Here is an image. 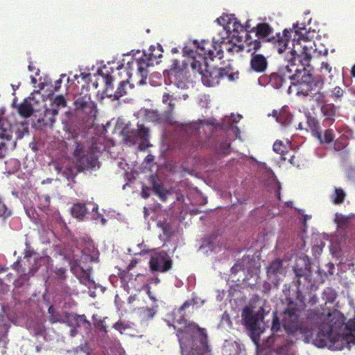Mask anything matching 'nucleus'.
Wrapping results in <instances>:
<instances>
[{
  "label": "nucleus",
  "mask_w": 355,
  "mask_h": 355,
  "mask_svg": "<svg viewBox=\"0 0 355 355\" xmlns=\"http://www.w3.org/2000/svg\"><path fill=\"white\" fill-rule=\"evenodd\" d=\"M285 146L283 144L282 141H276L274 144H273V146H272V149L273 150L277 153H279L280 155H282V153H284L285 152Z\"/></svg>",
  "instance_id": "nucleus-38"
},
{
  "label": "nucleus",
  "mask_w": 355,
  "mask_h": 355,
  "mask_svg": "<svg viewBox=\"0 0 355 355\" xmlns=\"http://www.w3.org/2000/svg\"><path fill=\"white\" fill-rule=\"evenodd\" d=\"M150 182L152 185V189L155 193L159 198L161 200L166 201L167 196L170 193L169 191L164 188L162 184L157 183L154 176L150 177Z\"/></svg>",
  "instance_id": "nucleus-25"
},
{
  "label": "nucleus",
  "mask_w": 355,
  "mask_h": 355,
  "mask_svg": "<svg viewBox=\"0 0 355 355\" xmlns=\"http://www.w3.org/2000/svg\"><path fill=\"white\" fill-rule=\"evenodd\" d=\"M280 187L278 188V189L275 192V196L277 197V198L280 200H281V196H280Z\"/></svg>",
  "instance_id": "nucleus-55"
},
{
  "label": "nucleus",
  "mask_w": 355,
  "mask_h": 355,
  "mask_svg": "<svg viewBox=\"0 0 355 355\" xmlns=\"http://www.w3.org/2000/svg\"><path fill=\"white\" fill-rule=\"evenodd\" d=\"M178 64L177 60L173 61V67L171 68L168 72L169 78L171 83H174L179 87L183 83V80L185 78L184 70L180 69L176 67Z\"/></svg>",
  "instance_id": "nucleus-23"
},
{
  "label": "nucleus",
  "mask_w": 355,
  "mask_h": 355,
  "mask_svg": "<svg viewBox=\"0 0 355 355\" xmlns=\"http://www.w3.org/2000/svg\"><path fill=\"white\" fill-rule=\"evenodd\" d=\"M76 110L81 111L88 117L95 118L98 112L96 104L92 100L89 94L80 93L74 101Z\"/></svg>",
  "instance_id": "nucleus-10"
},
{
  "label": "nucleus",
  "mask_w": 355,
  "mask_h": 355,
  "mask_svg": "<svg viewBox=\"0 0 355 355\" xmlns=\"http://www.w3.org/2000/svg\"><path fill=\"white\" fill-rule=\"evenodd\" d=\"M199 123L196 122L188 124L185 127L186 131L191 134L188 139V144L195 148H202L204 146L199 134Z\"/></svg>",
  "instance_id": "nucleus-16"
},
{
  "label": "nucleus",
  "mask_w": 355,
  "mask_h": 355,
  "mask_svg": "<svg viewBox=\"0 0 355 355\" xmlns=\"http://www.w3.org/2000/svg\"><path fill=\"white\" fill-rule=\"evenodd\" d=\"M306 123L311 130L312 135L318 141L322 139V130L318 119L312 116L310 113L306 115Z\"/></svg>",
  "instance_id": "nucleus-22"
},
{
  "label": "nucleus",
  "mask_w": 355,
  "mask_h": 355,
  "mask_svg": "<svg viewBox=\"0 0 355 355\" xmlns=\"http://www.w3.org/2000/svg\"><path fill=\"white\" fill-rule=\"evenodd\" d=\"M322 69H325L327 71H328L329 72L331 71V67L329 66V64L328 63H322Z\"/></svg>",
  "instance_id": "nucleus-54"
},
{
  "label": "nucleus",
  "mask_w": 355,
  "mask_h": 355,
  "mask_svg": "<svg viewBox=\"0 0 355 355\" xmlns=\"http://www.w3.org/2000/svg\"><path fill=\"white\" fill-rule=\"evenodd\" d=\"M294 155L289 153L288 151H285L281 155V159L284 161L288 160L290 163L293 164Z\"/></svg>",
  "instance_id": "nucleus-44"
},
{
  "label": "nucleus",
  "mask_w": 355,
  "mask_h": 355,
  "mask_svg": "<svg viewBox=\"0 0 355 355\" xmlns=\"http://www.w3.org/2000/svg\"><path fill=\"white\" fill-rule=\"evenodd\" d=\"M223 153H226V150H229V148H230V144L227 142L223 144Z\"/></svg>",
  "instance_id": "nucleus-52"
},
{
  "label": "nucleus",
  "mask_w": 355,
  "mask_h": 355,
  "mask_svg": "<svg viewBox=\"0 0 355 355\" xmlns=\"http://www.w3.org/2000/svg\"><path fill=\"white\" fill-rule=\"evenodd\" d=\"M76 314L68 313L65 314V320L64 322L67 323L69 326L73 327H79L77 318H76Z\"/></svg>",
  "instance_id": "nucleus-34"
},
{
  "label": "nucleus",
  "mask_w": 355,
  "mask_h": 355,
  "mask_svg": "<svg viewBox=\"0 0 355 355\" xmlns=\"http://www.w3.org/2000/svg\"><path fill=\"white\" fill-rule=\"evenodd\" d=\"M300 313L298 304L289 301L281 319L273 313L272 331L277 332L282 327L288 335L300 336L305 343L313 342L318 347H327L331 350L349 349L355 344V336L340 330L345 324V316L340 311L320 307L309 309L305 318H301Z\"/></svg>",
  "instance_id": "nucleus-1"
},
{
  "label": "nucleus",
  "mask_w": 355,
  "mask_h": 355,
  "mask_svg": "<svg viewBox=\"0 0 355 355\" xmlns=\"http://www.w3.org/2000/svg\"><path fill=\"white\" fill-rule=\"evenodd\" d=\"M195 304V300L193 298L185 301L183 304L179 308L178 313H182L186 309L193 306Z\"/></svg>",
  "instance_id": "nucleus-41"
},
{
  "label": "nucleus",
  "mask_w": 355,
  "mask_h": 355,
  "mask_svg": "<svg viewBox=\"0 0 355 355\" xmlns=\"http://www.w3.org/2000/svg\"><path fill=\"white\" fill-rule=\"evenodd\" d=\"M172 95H171L168 93H164L162 96V102L164 103H166L168 101V107H169V111L172 112L174 109L175 104L172 103Z\"/></svg>",
  "instance_id": "nucleus-39"
},
{
  "label": "nucleus",
  "mask_w": 355,
  "mask_h": 355,
  "mask_svg": "<svg viewBox=\"0 0 355 355\" xmlns=\"http://www.w3.org/2000/svg\"><path fill=\"white\" fill-rule=\"evenodd\" d=\"M100 154L101 148L96 143H92L86 150L82 144L76 142L73 156L76 159L78 171H84L89 169H98L101 166V163L98 160Z\"/></svg>",
  "instance_id": "nucleus-6"
},
{
  "label": "nucleus",
  "mask_w": 355,
  "mask_h": 355,
  "mask_svg": "<svg viewBox=\"0 0 355 355\" xmlns=\"http://www.w3.org/2000/svg\"><path fill=\"white\" fill-rule=\"evenodd\" d=\"M244 32V26L236 21L227 23L226 27L223 28V33L225 35V37L230 38L232 42H241L243 36L240 35V34Z\"/></svg>",
  "instance_id": "nucleus-14"
},
{
  "label": "nucleus",
  "mask_w": 355,
  "mask_h": 355,
  "mask_svg": "<svg viewBox=\"0 0 355 355\" xmlns=\"http://www.w3.org/2000/svg\"><path fill=\"white\" fill-rule=\"evenodd\" d=\"M8 151V148L5 143L1 142L0 143V159H3L5 157L6 153Z\"/></svg>",
  "instance_id": "nucleus-46"
},
{
  "label": "nucleus",
  "mask_w": 355,
  "mask_h": 355,
  "mask_svg": "<svg viewBox=\"0 0 355 355\" xmlns=\"http://www.w3.org/2000/svg\"><path fill=\"white\" fill-rule=\"evenodd\" d=\"M77 327H73L70 330L69 334L71 337H74L78 334Z\"/></svg>",
  "instance_id": "nucleus-53"
},
{
  "label": "nucleus",
  "mask_w": 355,
  "mask_h": 355,
  "mask_svg": "<svg viewBox=\"0 0 355 355\" xmlns=\"http://www.w3.org/2000/svg\"><path fill=\"white\" fill-rule=\"evenodd\" d=\"M12 132L13 127L10 122L4 118H0V138L1 139L10 140Z\"/></svg>",
  "instance_id": "nucleus-24"
},
{
  "label": "nucleus",
  "mask_w": 355,
  "mask_h": 355,
  "mask_svg": "<svg viewBox=\"0 0 355 355\" xmlns=\"http://www.w3.org/2000/svg\"><path fill=\"white\" fill-rule=\"evenodd\" d=\"M196 51H191L192 61L191 67L200 76L204 85L214 87L219 84L220 81L225 78L229 80H234L235 73L230 67H211L207 63L208 59L213 60L214 58H223L221 47L217 43L212 44L209 40H202L200 42H194Z\"/></svg>",
  "instance_id": "nucleus-2"
},
{
  "label": "nucleus",
  "mask_w": 355,
  "mask_h": 355,
  "mask_svg": "<svg viewBox=\"0 0 355 355\" xmlns=\"http://www.w3.org/2000/svg\"><path fill=\"white\" fill-rule=\"evenodd\" d=\"M345 197L346 193L343 189L335 187L334 192L330 198L334 205H340L344 202Z\"/></svg>",
  "instance_id": "nucleus-28"
},
{
  "label": "nucleus",
  "mask_w": 355,
  "mask_h": 355,
  "mask_svg": "<svg viewBox=\"0 0 355 355\" xmlns=\"http://www.w3.org/2000/svg\"><path fill=\"white\" fill-rule=\"evenodd\" d=\"M174 324L173 325L174 329L178 331V327H184L189 322L188 320L184 316L180 315L179 318H175L174 319Z\"/></svg>",
  "instance_id": "nucleus-36"
},
{
  "label": "nucleus",
  "mask_w": 355,
  "mask_h": 355,
  "mask_svg": "<svg viewBox=\"0 0 355 355\" xmlns=\"http://www.w3.org/2000/svg\"><path fill=\"white\" fill-rule=\"evenodd\" d=\"M320 112L323 117V125L330 126L336 121V118L338 116L339 108L334 103H328L322 105Z\"/></svg>",
  "instance_id": "nucleus-15"
},
{
  "label": "nucleus",
  "mask_w": 355,
  "mask_h": 355,
  "mask_svg": "<svg viewBox=\"0 0 355 355\" xmlns=\"http://www.w3.org/2000/svg\"><path fill=\"white\" fill-rule=\"evenodd\" d=\"M351 75L352 76L355 77V64L352 68Z\"/></svg>",
  "instance_id": "nucleus-61"
},
{
  "label": "nucleus",
  "mask_w": 355,
  "mask_h": 355,
  "mask_svg": "<svg viewBox=\"0 0 355 355\" xmlns=\"http://www.w3.org/2000/svg\"><path fill=\"white\" fill-rule=\"evenodd\" d=\"M334 139V131L331 129H327L323 136L322 135V139L321 141H319L320 144H330L332 142Z\"/></svg>",
  "instance_id": "nucleus-33"
},
{
  "label": "nucleus",
  "mask_w": 355,
  "mask_h": 355,
  "mask_svg": "<svg viewBox=\"0 0 355 355\" xmlns=\"http://www.w3.org/2000/svg\"><path fill=\"white\" fill-rule=\"evenodd\" d=\"M66 269L63 268H58L55 271V275L60 278L65 277Z\"/></svg>",
  "instance_id": "nucleus-48"
},
{
  "label": "nucleus",
  "mask_w": 355,
  "mask_h": 355,
  "mask_svg": "<svg viewBox=\"0 0 355 355\" xmlns=\"http://www.w3.org/2000/svg\"><path fill=\"white\" fill-rule=\"evenodd\" d=\"M149 129L143 124H137V129L128 131L126 135L125 140L131 143H135L137 139H140L139 149L145 150L149 147Z\"/></svg>",
  "instance_id": "nucleus-11"
},
{
  "label": "nucleus",
  "mask_w": 355,
  "mask_h": 355,
  "mask_svg": "<svg viewBox=\"0 0 355 355\" xmlns=\"http://www.w3.org/2000/svg\"><path fill=\"white\" fill-rule=\"evenodd\" d=\"M11 215V211L7 207L0 197V217L7 218Z\"/></svg>",
  "instance_id": "nucleus-37"
},
{
  "label": "nucleus",
  "mask_w": 355,
  "mask_h": 355,
  "mask_svg": "<svg viewBox=\"0 0 355 355\" xmlns=\"http://www.w3.org/2000/svg\"><path fill=\"white\" fill-rule=\"evenodd\" d=\"M148 51V53H144L141 58L132 59L127 64V73L129 78H132V71H135L136 75L141 78L139 85L145 83L148 73V68L155 64H159V59L162 57L161 49L150 46Z\"/></svg>",
  "instance_id": "nucleus-4"
},
{
  "label": "nucleus",
  "mask_w": 355,
  "mask_h": 355,
  "mask_svg": "<svg viewBox=\"0 0 355 355\" xmlns=\"http://www.w3.org/2000/svg\"><path fill=\"white\" fill-rule=\"evenodd\" d=\"M76 318H77L78 323L79 324V327L81 324H87V325L90 324L89 322L87 320V318L85 315H77L76 314Z\"/></svg>",
  "instance_id": "nucleus-45"
},
{
  "label": "nucleus",
  "mask_w": 355,
  "mask_h": 355,
  "mask_svg": "<svg viewBox=\"0 0 355 355\" xmlns=\"http://www.w3.org/2000/svg\"><path fill=\"white\" fill-rule=\"evenodd\" d=\"M134 266H135V263H133L132 262H131V263L129 264V266H128V269H131L132 268H133V267H134Z\"/></svg>",
  "instance_id": "nucleus-64"
},
{
  "label": "nucleus",
  "mask_w": 355,
  "mask_h": 355,
  "mask_svg": "<svg viewBox=\"0 0 355 355\" xmlns=\"http://www.w3.org/2000/svg\"><path fill=\"white\" fill-rule=\"evenodd\" d=\"M270 116V114H268ZM271 116L276 119V121L284 126L288 125L292 121V114L288 107H283L280 110H273Z\"/></svg>",
  "instance_id": "nucleus-21"
},
{
  "label": "nucleus",
  "mask_w": 355,
  "mask_h": 355,
  "mask_svg": "<svg viewBox=\"0 0 355 355\" xmlns=\"http://www.w3.org/2000/svg\"><path fill=\"white\" fill-rule=\"evenodd\" d=\"M61 82V80H58L55 82V89H57L60 87Z\"/></svg>",
  "instance_id": "nucleus-62"
},
{
  "label": "nucleus",
  "mask_w": 355,
  "mask_h": 355,
  "mask_svg": "<svg viewBox=\"0 0 355 355\" xmlns=\"http://www.w3.org/2000/svg\"><path fill=\"white\" fill-rule=\"evenodd\" d=\"M343 90L340 87H336L332 91V97L335 99L340 98L343 96Z\"/></svg>",
  "instance_id": "nucleus-42"
},
{
  "label": "nucleus",
  "mask_w": 355,
  "mask_h": 355,
  "mask_svg": "<svg viewBox=\"0 0 355 355\" xmlns=\"http://www.w3.org/2000/svg\"><path fill=\"white\" fill-rule=\"evenodd\" d=\"M268 66V62L265 56L261 54H256L252 53L250 59V67L251 69L257 72H264Z\"/></svg>",
  "instance_id": "nucleus-19"
},
{
  "label": "nucleus",
  "mask_w": 355,
  "mask_h": 355,
  "mask_svg": "<svg viewBox=\"0 0 355 355\" xmlns=\"http://www.w3.org/2000/svg\"><path fill=\"white\" fill-rule=\"evenodd\" d=\"M241 118H242V116L239 114L232 121H233L234 123H238Z\"/></svg>",
  "instance_id": "nucleus-57"
},
{
  "label": "nucleus",
  "mask_w": 355,
  "mask_h": 355,
  "mask_svg": "<svg viewBox=\"0 0 355 355\" xmlns=\"http://www.w3.org/2000/svg\"><path fill=\"white\" fill-rule=\"evenodd\" d=\"M101 329L105 333L107 331V327L105 325H104L103 324H102Z\"/></svg>",
  "instance_id": "nucleus-63"
},
{
  "label": "nucleus",
  "mask_w": 355,
  "mask_h": 355,
  "mask_svg": "<svg viewBox=\"0 0 355 355\" xmlns=\"http://www.w3.org/2000/svg\"><path fill=\"white\" fill-rule=\"evenodd\" d=\"M297 300L302 303V309H304V306H306L305 304V297L304 295H302V294L300 293V292H297Z\"/></svg>",
  "instance_id": "nucleus-49"
},
{
  "label": "nucleus",
  "mask_w": 355,
  "mask_h": 355,
  "mask_svg": "<svg viewBox=\"0 0 355 355\" xmlns=\"http://www.w3.org/2000/svg\"><path fill=\"white\" fill-rule=\"evenodd\" d=\"M246 42L248 52L252 51V53H255V52L261 46V42L259 39L249 42L246 41Z\"/></svg>",
  "instance_id": "nucleus-35"
},
{
  "label": "nucleus",
  "mask_w": 355,
  "mask_h": 355,
  "mask_svg": "<svg viewBox=\"0 0 355 355\" xmlns=\"http://www.w3.org/2000/svg\"><path fill=\"white\" fill-rule=\"evenodd\" d=\"M297 84V96H310L312 100L320 107L328 103L326 95L320 90L324 87V81L320 77H315L307 71Z\"/></svg>",
  "instance_id": "nucleus-5"
},
{
  "label": "nucleus",
  "mask_w": 355,
  "mask_h": 355,
  "mask_svg": "<svg viewBox=\"0 0 355 355\" xmlns=\"http://www.w3.org/2000/svg\"><path fill=\"white\" fill-rule=\"evenodd\" d=\"M28 132V128L26 126H24L23 124L20 128H17L15 131L17 139H21L23 138L25 134Z\"/></svg>",
  "instance_id": "nucleus-40"
},
{
  "label": "nucleus",
  "mask_w": 355,
  "mask_h": 355,
  "mask_svg": "<svg viewBox=\"0 0 355 355\" xmlns=\"http://www.w3.org/2000/svg\"><path fill=\"white\" fill-rule=\"evenodd\" d=\"M306 268H299L297 265H296L295 266L293 267V270L295 272V274L296 277H297L298 278L302 277L306 275Z\"/></svg>",
  "instance_id": "nucleus-43"
},
{
  "label": "nucleus",
  "mask_w": 355,
  "mask_h": 355,
  "mask_svg": "<svg viewBox=\"0 0 355 355\" xmlns=\"http://www.w3.org/2000/svg\"><path fill=\"white\" fill-rule=\"evenodd\" d=\"M282 268V262L277 259L272 261L267 268V274L268 275H277Z\"/></svg>",
  "instance_id": "nucleus-29"
},
{
  "label": "nucleus",
  "mask_w": 355,
  "mask_h": 355,
  "mask_svg": "<svg viewBox=\"0 0 355 355\" xmlns=\"http://www.w3.org/2000/svg\"><path fill=\"white\" fill-rule=\"evenodd\" d=\"M295 52L292 50L291 53ZM311 60V56L305 54L300 55L297 54L292 53V58L288 61L286 66L281 67L277 73H273L270 76V81L274 84L277 88L281 87L288 80L291 81V85L289 87V90L291 87L295 88L297 93V84L301 82L302 76L306 74L305 66L309 64Z\"/></svg>",
  "instance_id": "nucleus-3"
},
{
  "label": "nucleus",
  "mask_w": 355,
  "mask_h": 355,
  "mask_svg": "<svg viewBox=\"0 0 355 355\" xmlns=\"http://www.w3.org/2000/svg\"><path fill=\"white\" fill-rule=\"evenodd\" d=\"M114 328L116 330H119L121 331V329H124V327H123V324L119 321L117 322H116L114 324Z\"/></svg>",
  "instance_id": "nucleus-51"
},
{
  "label": "nucleus",
  "mask_w": 355,
  "mask_h": 355,
  "mask_svg": "<svg viewBox=\"0 0 355 355\" xmlns=\"http://www.w3.org/2000/svg\"><path fill=\"white\" fill-rule=\"evenodd\" d=\"M87 212L86 205L83 203L73 204L71 207V215L78 220H83Z\"/></svg>",
  "instance_id": "nucleus-26"
},
{
  "label": "nucleus",
  "mask_w": 355,
  "mask_h": 355,
  "mask_svg": "<svg viewBox=\"0 0 355 355\" xmlns=\"http://www.w3.org/2000/svg\"><path fill=\"white\" fill-rule=\"evenodd\" d=\"M243 320L246 327L252 333L260 329V317L258 314L252 315L248 309H244L242 313Z\"/></svg>",
  "instance_id": "nucleus-17"
},
{
  "label": "nucleus",
  "mask_w": 355,
  "mask_h": 355,
  "mask_svg": "<svg viewBox=\"0 0 355 355\" xmlns=\"http://www.w3.org/2000/svg\"><path fill=\"white\" fill-rule=\"evenodd\" d=\"M141 196L144 198H148L150 196V189L147 187H144L141 190Z\"/></svg>",
  "instance_id": "nucleus-50"
},
{
  "label": "nucleus",
  "mask_w": 355,
  "mask_h": 355,
  "mask_svg": "<svg viewBox=\"0 0 355 355\" xmlns=\"http://www.w3.org/2000/svg\"><path fill=\"white\" fill-rule=\"evenodd\" d=\"M273 28L268 23H259L256 27L251 30V32H254L256 36L259 40L268 42V38L273 33Z\"/></svg>",
  "instance_id": "nucleus-20"
},
{
  "label": "nucleus",
  "mask_w": 355,
  "mask_h": 355,
  "mask_svg": "<svg viewBox=\"0 0 355 355\" xmlns=\"http://www.w3.org/2000/svg\"><path fill=\"white\" fill-rule=\"evenodd\" d=\"M250 26V20H248V21H246L245 25L244 26L245 31H247V29L249 28Z\"/></svg>",
  "instance_id": "nucleus-60"
},
{
  "label": "nucleus",
  "mask_w": 355,
  "mask_h": 355,
  "mask_svg": "<svg viewBox=\"0 0 355 355\" xmlns=\"http://www.w3.org/2000/svg\"><path fill=\"white\" fill-rule=\"evenodd\" d=\"M65 107H67V100L64 96H56L51 104V107L45 110V119L52 125L55 122V116L58 115L59 110Z\"/></svg>",
  "instance_id": "nucleus-12"
},
{
  "label": "nucleus",
  "mask_w": 355,
  "mask_h": 355,
  "mask_svg": "<svg viewBox=\"0 0 355 355\" xmlns=\"http://www.w3.org/2000/svg\"><path fill=\"white\" fill-rule=\"evenodd\" d=\"M48 311L50 314L49 321L51 323L62 322L63 321L61 314L56 311L52 306L49 308Z\"/></svg>",
  "instance_id": "nucleus-32"
},
{
  "label": "nucleus",
  "mask_w": 355,
  "mask_h": 355,
  "mask_svg": "<svg viewBox=\"0 0 355 355\" xmlns=\"http://www.w3.org/2000/svg\"><path fill=\"white\" fill-rule=\"evenodd\" d=\"M292 32L291 29H285L282 35L279 33H277L275 36H271L270 38H268V42H271L274 45L279 53H282L287 49Z\"/></svg>",
  "instance_id": "nucleus-13"
},
{
  "label": "nucleus",
  "mask_w": 355,
  "mask_h": 355,
  "mask_svg": "<svg viewBox=\"0 0 355 355\" xmlns=\"http://www.w3.org/2000/svg\"><path fill=\"white\" fill-rule=\"evenodd\" d=\"M18 112L21 116L28 118L33 113V106L29 102L25 101L19 105Z\"/></svg>",
  "instance_id": "nucleus-27"
},
{
  "label": "nucleus",
  "mask_w": 355,
  "mask_h": 355,
  "mask_svg": "<svg viewBox=\"0 0 355 355\" xmlns=\"http://www.w3.org/2000/svg\"><path fill=\"white\" fill-rule=\"evenodd\" d=\"M146 116L150 121L156 123H162L164 119L163 115L157 110H148L147 111Z\"/></svg>",
  "instance_id": "nucleus-31"
},
{
  "label": "nucleus",
  "mask_w": 355,
  "mask_h": 355,
  "mask_svg": "<svg viewBox=\"0 0 355 355\" xmlns=\"http://www.w3.org/2000/svg\"><path fill=\"white\" fill-rule=\"evenodd\" d=\"M2 327L4 329V330L6 331V333L8 331L9 328H10V325L8 324H3L2 325Z\"/></svg>",
  "instance_id": "nucleus-59"
},
{
  "label": "nucleus",
  "mask_w": 355,
  "mask_h": 355,
  "mask_svg": "<svg viewBox=\"0 0 355 355\" xmlns=\"http://www.w3.org/2000/svg\"><path fill=\"white\" fill-rule=\"evenodd\" d=\"M151 283L157 284L159 283V279L158 277H155V278L152 279Z\"/></svg>",
  "instance_id": "nucleus-58"
},
{
  "label": "nucleus",
  "mask_w": 355,
  "mask_h": 355,
  "mask_svg": "<svg viewBox=\"0 0 355 355\" xmlns=\"http://www.w3.org/2000/svg\"><path fill=\"white\" fill-rule=\"evenodd\" d=\"M211 42L212 44L217 43L218 45L221 47L223 52V48H225L228 52L230 53H239L243 49V45L236 44V42L239 43L240 42H232L230 38L225 37L224 36L221 37L220 40H216L215 39H213V40Z\"/></svg>",
  "instance_id": "nucleus-18"
},
{
  "label": "nucleus",
  "mask_w": 355,
  "mask_h": 355,
  "mask_svg": "<svg viewBox=\"0 0 355 355\" xmlns=\"http://www.w3.org/2000/svg\"><path fill=\"white\" fill-rule=\"evenodd\" d=\"M173 261L166 251H159L151 256L149 268L152 272H166L172 268Z\"/></svg>",
  "instance_id": "nucleus-9"
},
{
  "label": "nucleus",
  "mask_w": 355,
  "mask_h": 355,
  "mask_svg": "<svg viewBox=\"0 0 355 355\" xmlns=\"http://www.w3.org/2000/svg\"><path fill=\"white\" fill-rule=\"evenodd\" d=\"M40 200L44 202L43 203L44 207L49 206L51 198L49 196L43 195L40 197Z\"/></svg>",
  "instance_id": "nucleus-47"
},
{
  "label": "nucleus",
  "mask_w": 355,
  "mask_h": 355,
  "mask_svg": "<svg viewBox=\"0 0 355 355\" xmlns=\"http://www.w3.org/2000/svg\"><path fill=\"white\" fill-rule=\"evenodd\" d=\"M337 297L336 291L331 288H326L322 292V299L327 302L332 303Z\"/></svg>",
  "instance_id": "nucleus-30"
},
{
  "label": "nucleus",
  "mask_w": 355,
  "mask_h": 355,
  "mask_svg": "<svg viewBox=\"0 0 355 355\" xmlns=\"http://www.w3.org/2000/svg\"><path fill=\"white\" fill-rule=\"evenodd\" d=\"M280 187L278 188V189L275 192V196L277 197V198L280 200H281V196H280Z\"/></svg>",
  "instance_id": "nucleus-56"
},
{
  "label": "nucleus",
  "mask_w": 355,
  "mask_h": 355,
  "mask_svg": "<svg viewBox=\"0 0 355 355\" xmlns=\"http://www.w3.org/2000/svg\"><path fill=\"white\" fill-rule=\"evenodd\" d=\"M98 73L99 75L102 76L105 83V89L103 91V94L106 97L112 98V100H118L126 94V88L128 84V80L121 81L116 90L114 92V79L112 76L109 73V71H107L106 72H104L101 70Z\"/></svg>",
  "instance_id": "nucleus-8"
},
{
  "label": "nucleus",
  "mask_w": 355,
  "mask_h": 355,
  "mask_svg": "<svg viewBox=\"0 0 355 355\" xmlns=\"http://www.w3.org/2000/svg\"><path fill=\"white\" fill-rule=\"evenodd\" d=\"M176 336L182 349L189 343L193 345L196 340L200 342V348L204 352L208 350V338L205 329L200 328L197 324L189 322L184 327H178Z\"/></svg>",
  "instance_id": "nucleus-7"
}]
</instances>
